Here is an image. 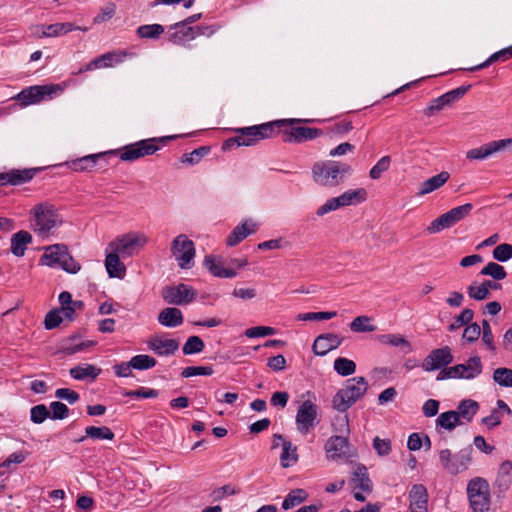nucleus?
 <instances>
[{
  "mask_svg": "<svg viewBox=\"0 0 512 512\" xmlns=\"http://www.w3.org/2000/svg\"><path fill=\"white\" fill-rule=\"evenodd\" d=\"M472 448L467 447L453 454L450 449L439 450L438 456L441 467L450 475H458L466 471L472 462Z\"/></svg>",
  "mask_w": 512,
  "mask_h": 512,
  "instance_id": "nucleus-7",
  "label": "nucleus"
},
{
  "mask_svg": "<svg viewBox=\"0 0 512 512\" xmlns=\"http://www.w3.org/2000/svg\"><path fill=\"white\" fill-rule=\"evenodd\" d=\"M27 453L25 452H15L12 453L6 460L0 463V475H4L5 473H9L12 471V464H21L26 459Z\"/></svg>",
  "mask_w": 512,
  "mask_h": 512,
  "instance_id": "nucleus-47",
  "label": "nucleus"
},
{
  "mask_svg": "<svg viewBox=\"0 0 512 512\" xmlns=\"http://www.w3.org/2000/svg\"><path fill=\"white\" fill-rule=\"evenodd\" d=\"M480 273L485 276H491L495 280H503L507 276L504 267L495 262H489Z\"/></svg>",
  "mask_w": 512,
  "mask_h": 512,
  "instance_id": "nucleus-50",
  "label": "nucleus"
},
{
  "mask_svg": "<svg viewBox=\"0 0 512 512\" xmlns=\"http://www.w3.org/2000/svg\"><path fill=\"white\" fill-rule=\"evenodd\" d=\"M297 121V119H281L260 125L239 128L236 130L238 135L227 140L225 145L230 146L236 143L237 146H254L260 140L275 136L278 133L277 129L281 126L293 124Z\"/></svg>",
  "mask_w": 512,
  "mask_h": 512,
  "instance_id": "nucleus-2",
  "label": "nucleus"
},
{
  "mask_svg": "<svg viewBox=\"0 0 512 512\" xmlns=\"http://www.w3.org/2000/svg\"><path fill=\"white\" fill-rule=\"evenodd\" d=\"M204 265L216 277L233 278L237 274L234 269L224 267L223 262L213 256H206Z\"/></svg>",
  "mask_w": 512,
  "mask_h": 512,
  "instance_id": "nucleus-30",
  "label": "nucleus"
},
{
  "mask_svg": "<svg viewBox=\"0 0 512 512\" xmlns=\"http://www.w3.org/2000/svg\"><path fill=\"white\" fill-rule=\"evenodd\" d=\"M449 178L450 174L447 171H442L439 174L430 177L420 184L417 195L424 196L438 190L446 184Z\"/></svg>",
  "mask_w": 512,
  "mask_h": 512,
  "instance_id": "nucleus-27",
  "label": "nucleus"
},
{
  "mask_svg": "<svg viewBox=\"0 0 512 512\" xmlns=\"http://www.w3.org/2000/svg\"><path fill=\"white\" fill-rule=\"evenodd\" d=\"M120 254L110 250L105 259V267L110 277L122 278L125 275V265L120 261Z\"/></svg>",
  "mask_w": 512,
  "mask_h": 512,
  "instance_id": "nucleus-31",
  "label": "nucleus"
},
{
  "mask_svg": "<svg viewBox=\"0 0 512 512\" xmlns=\"http://www.w3.org/2000/svg\"><path fill=\"white\" fill-rule=\"evenodd\" d=\"M493 380L500 386L512 387V369L505 367L495 369Z\"/></svg>",
  "mask_w": 512,
  "mask_h": 512,
  "instance_id": "nucleus-49",
  "label": "nucleus"
},
{
  "mask_svg": "<svg viewBox=\"0 0 512 512\" xmlns=\"http://www.w3.org/2000/svg\"><path fill=\"white\" fill-rule=\"evenodd\" d=\"M156 360L145 354L136 355L131 358L130 365H132V368L137 370H146L153 368L156 365Z\"/></svg>",
  "mask_w": 512,
  "mask_h": 512,
  "instance_id": "nucleus-45",
  "label": "nucleus"
},
{
  "mask_svg": "<svg viewBox=\"0 0 512 512\" xmlns=\"http://www.w3.org/2000/svg\"><path fill=\"white\" fill-rule=\"evenodd\" d=\"M473 316L474 312L472 309H464L458 316L455 317L454 321L449 325V331L458 330L462 326L469 324L472 321Z\"/></svg>",
  "mask_w": 512,
  "mask_h": 512,
  "instance_id": "nucleus-55",
  "label": "nucleus"
},
{
  "mask_svg": "<svg viewBox=\"0 0 512 512\" xmlns=\"http://www.w3.org/2000/svg\"><path fill=\"white\" fill-rule=\"evenodd\" d=\"M73 30H82V28L74 26L70 22L55 23L49 25H37L33 28V35L38 38L43 37H58L65 35ZM86 31V28L83 29Z\"/></svg>",
  "mask_w": 512,
  "mask_h": 512,
  "instance_id": "nucleus-19",
  "label": "nucleus"
},
{
  "mask_svg": "<svg viewBox=\"0 0 512 512\" xmlns=\"http://www.w3.org/2000/svg\"><path fill=\"white\" fill-rule=\"evenodd\" d=\"M195 39V29L179 22L171 26L168 31V41L175 45H183Z\"/></svg>",
  "mask_w": 512,
  "mask_h": 512,
  "instance_id": "nucleus-23",
  "label": "nucleus"
},
{
  "mask_svg": "<svg viewBox=\"0 0 512 512\" xmlns=\"http://www.w3.org/2000/svg\"><path fill=\"white\" fill-rule=\"evenodd\" d=\"M459 413L456 411H447L438 416L436 427L451 431L459 424Z\"/></svg>",
  "mask_w": 512,
  "mask_h": 512,
  "instance_id": "nucleus-37",
  "label": "nucleus"
},
{
  "mask_svg": "<svg viewBox=\"0 0 512 512\" xmlns=\"http://www.w3.org/2000/svg\"><path fill=\"white\" fill-rule=\"evenodd\" d=\"M205 345L203 340L198 336H190L184 344L182 351L185 355L200 353Z\"/></svg>",
  "mask_w": 512,
  "mask_h": 512,
  "instance_id": "nucleus-52",
  "label": "nucleus"
},
{
  "mask_svg": "<svg viewBox=\"0 0 512 512\" xmlns=\"http://www.w3.org/2000/svg\"><path fill=\"white\" fill-rule=\"evenodd\" d=\"M109 155V152H102L97 154H91L79 159L73 160L70 163V168L77 172L88 171L95 167L97 160Z\"/></svg>",
  "mask_w": 512,
  "mask_h": 512,
  "instance_id": "nucleus-33",
  "label": "nucleus"
},
{
  "mask_svg": "<svg viewBox=\"0 0 512 512\" xmlns=\"http://www.w3.org/2000/svg\"><path fill=\"white\" fill-rule=\"evenodd\" d=\"M147 243L144 234L129 233L123 235L108 245L109 250H114L122 257L132 256L137 250Z\"/></svg>",
  "mask_w": 512,
  "mask_h": 512,
  "instance_id": "nucleus-12",
  "label": "nucleus"
},
{
  "mask_svg": "<svg viewBox=\"0 0 512 512\" xmlns=\"http://www.w3.org/2000/svg\"><path fill=\"white\" fill-rule=\"evenodd\" d=\"M164 32V27L160 24L142 25L138 27L137 34L141 38H158Z\"/></svg>",
  "mask_w": 512,
  "mask_h": 512,
  "instance_id": "nucleus-48",
  "label": "nucleus"
},
{
  "mask_svg": "<svg viewBox=\"0 0 512 512\" xmlns=\"http://www.w3.org/2000/svg\"><path fill=\"white\" fill-rule=\"evenodd\" d=\"M148 348L159 356H169L175 353L179 343L174 339H163L158 336L151 337L148 342Z\"/></svg>",
  "mask_w": 512,
  "mask_h": 512,
  "instance_id": "nucleus-24",
  "label": "nucleus"
},
{
  "mask_svg": "<svg viewBox=\"0 0 512 512\" xmlns=\"http://www.w3.org/2000/svg\"><path fill=\"white\" fill-rule=\"evenodd\" d=\"M469 88L470 86H461L433 99L424 110V114L428 117L433 116L436 112L441 111L462 98Z\"/></svg>",
  "mask_w": 512,
  "mask_h": 512,
  "instance_id": "nucleus-17",
  "label": "nucleus"
},
{
  "mask_svg": "<svg viewBox=\"0 0 512 512\" xmlns=\"http://www.w3.org/2000/svg\"><path fill=\"white\" fill-rule=\"evenodd\" d=\"M175 136H167L162 138H151L138 141L136 143L127 145L122 149L118 150H110L109 155H119L122 161L132 162L138 160L142 157L154 154L159 147L157 146V142H166L168 140L174 139Z\"/></svg>",
  "mask_w": 512,
  "mask_h": 512,
  "instance_id": "nucleus-6",
  "label": "nucleus"
},
{
  "mask_svg": "<svg viewBox=\"0 0 512 512\" xmlns=\"http://www.w3.org/2000/svg\"><path fill=\"white\" fill-rule=\"evenodd\" d=\"M257 229L256 223L253 221H245L237 225L227 237L226 243L228 246H235L245 239L248 235L254 233Z\"/></svg>",
  "mask_w": 512,
  "mask_h": 512,
  "instance_id": "nucleus-26",
  "label": "nucleus"
},
{
  "mask_svg": "<svg viewBox=\"0 0 512 512\" xmlns=\"http://www.w3.org/2000/svg\"><path fill=\"white\" fill-rule=\"evenodd\" d=\"M62 87L58 84L50 85H35L23 89L18 95L17 99L21 101L24 106L32 105L43 101L46 97L51 98L53 94L61 93Z\"/></svg>",
  "mask_w": 512,
  "mask_h": 512,
  "instance_id": "nucleus-11",
  "label": "nucleus"
},
{
  "mask_svg": "<svg viewBox=\"0 0 512 512\" xmlns=\"http://www.w3.org/2000/svg\"><path fill=\"white\" fill-rule=\"evenodd\" d=\"M493 258L500 262H506L512 258V245L503 243L496 246L493 250Z\"/></svg>",
  "mask_w": 512,
  "mask_h": 512,
  "instance_id": "nucleus-58",
  "label": "nucleus"
},
{
  "mask_svg": "<svg viewBox=\"0 0 512 512\" xmlns=\"http://www.w3.org/2000/svg\"><path fill=\"white\" fill-rule=\"evenodd\" d=\"M351 331L355 333L374 332L377 327L372 324V318L366 315L357 316L349 324Z\"/></svg>",
  "mask_w": 512,
  "mask_h": 512,
  "instance_id": "nucleus-36",
  "label": "nucleus"
},
{
  "mask_svg": "<svg viewBox=\"0 0 512 512\" xmlns=\"http://www.w3.org/2000/svg\"><path fill=\"white\" fill-rule=\"evenodd\" d=\"M158 321L166 327H177L183 323V315L178 308L168 307L159 313Z\"/></svg>",
  "mask_w": 512,
  "mask_h": 512,
  "instance_id": "nucleus-32",
  "label": "nucleus"
},
{
  "mask_svg": "<svg viewBox=\"0 0 512 512\" xmlns=\"http://www.w3.org/2000/svg\"><path fill=\"white\" fill-rule=\"evenodd\" d=\"M126 56L127 53L125 51H112L101 55V60H103L104 67L109 68L122 63Z\"/></svg>",
  "mask_w": 512,
  "mask_h": 512,
  "instance_id": "nucleus-53",
  "label": "nucleus"
},
{
  "mask_svg": "<svg viewBox=\"0 0 512 512\" xmlns=\"http://www.w3.org/2000/svg\"><path fill=\"white\" fill-rule=\"evenodd\" d=\"M368 383L364 377H354L345 382L333 397L332 406L340 412L348 410L356 401L364 396Z\"/></svg>",
  "mask_w": 512,
  "mask_h": 512,
  "instance_id": "nucleus-5",
  "label": "nucleus"
},
{
  "mask_svg": "<svg viewBox=\"0 0 512 512\" xmlns=\"http://www.w3.org/2000/svg\"><path fill=\"white\" fill-rule=\"evenodd\" d=\"M351 167L348 164L337 161L317 162L312 167L314 181L322 186L334 187L339 185L345 175L350 174Z\"/></svg>",
  "mask_w": 512,
  "mask_h": 512,
  "instance_id": "nucleus-4",
  "label": "nucleus"
},
{
  "mask_svg": "<svg viewBox=\"0 0 512 512\" xmlns=\"http://www.w3.org/2000/svg\"><path fill=\"white\" fill-rule=\"evenodd\" d=\"M511 146L512 138L491 141L478 148L468 150L466 158L469 160H483Z\"/></svg>",
  "mask_w": 512,
  "mask_h": 512,
  "instance_id": "nucleus-18",
  "label": "nucleus"
},
{
  "mask_svg": "<svg viewBox=\"0 0 512 512\" xmlns=\"http://www.w3.org/2000/svg\"><path fill=\"white\" fill-rule=\"evenodd\" d=\"M340 205L342 207L357 205L362 203L367 198V192L364 188H358L354 190H347L338 196Z\"/></svg>",
  "mask_w": 512,
  "mask_h": 512,
  "instance_id": "nucleus-34",
  "label": "nucleus"
},
{
  "mask_svg": "<svg viewBox=\"0 0 512 512\" xmlns=\"http://www.w3.org/2000/svg\"><path fill=\"white\" fill-rule=\"evenodd\" d=\"M480 335L481 326L477 323H471L464 329L462 338L468 343H473L479 339Z\"/></svg>",
  "mask_w": 512,
  "mask_h": 512,
  "instance_id": "nucleus-63",
  "label": "nucleus"
},
{
  "mask_svg": "<svg viewBox=\"0 0 512 512\" xmlns=\"http://www.w3.org/2000/svg\"><path fill=\"white\" fill-rule=\"evenodd\" d=\"M276 330L273 327L269 326H256L249 328L245 331V335L248 338H256V337H264L274 335Z\"/></svg>",
  "mask_w": 512,
  "mask_h": 512,
  "instance_id": "nucleus-61",
  "label": "nucleus"
},
{
  "mask_svg": "<svg viewBox=\"0 0 512 512\" xmlns=\"http://www.w3.org/2000/svg\"><path fill=\"white\" fill-rule=\"evenodd\" d=\"M325 452L328 459H349L356 456V450L353 448L347 437L336 435L330 437L325 444Z\"/></svg>",
  "mask_w": 512,
  "mask_h": 512,
  "instance_id": "nucleus-14",
  "label": "nucleus"
},
{
  "mask_svg": "<svg viewBox=\"0 0 512 512\" xmlns=\"http://www.w3.org/2000/svg\"><path fill=\"white\" fill-rule=\"evenodd\" d=\"M322 135V131L317 128L310 127H293L285 132V142L301 143L307 140H312Z\"/></svg>",
  "mask_w": 512,
  "mask_h": 512,
  "instance_id": "nucleus-25",
  "label": "nucleus"
},
{
  "mask_svg": "<svg viewBox=\"0 0 512 512\" xmlns=\"http://www.w3.org/2000/svg\"><path fill=\"white\" fill-rule=\"evenodd\" d=\"M473 210L471 203H466L450 209L434 219L427 227L429 234H437L444 229H449L468 217Z\"/></svg>",
  "mask_w": 512,
  "mask_h": 512,
  "instance_id": "nucleus-9",
  "label": "nucleus"
},
{
  "mask_svg": "<svg viewBox=\"0 0 512 512\" xmlns=\"http://www.w3.org/2000/svg\"><path fill=\"white\" fill-rule=\"evenodd\" d=\"M163 299L172 305H187L197 297V291L186 284L166 287L162 291Z\"/></svg>",
  "mask_w": 512,
  "mask_h": 512,
  "instance_id": "nucleus-15",
  "label": "nucleus"
},
{
  "mask_svg": "<svg viewBox=\"0 0 512 512\" xmlns=\"http://www.w3.org/2000/svg\"><path fill=\"white\" fill-rule=\"evenodd\" d=\"M467 495L473 512H487L489 510L490 487L484 478L471 479L467 485Z\"/></svg>",
  "mask_w": 512,
  "mask_h": 512,
  "instance_id": "nucleus-8",
  "label": "nucleus"
},
{
  "mask_svg": "<svg viewBox=\"0 0 512 512\" xmlns=\"http://www.w3.org/2000/svg\"><path fill=\"white\" fill-rule=\"evenodd\" d=\"M298 460V455L296 453V447L292 445L290 441H283L282 444V453L280 456L281 465L284 468L292 466Z\"/></svg>",
  "mask_w": 512,
  "mask_h": 512,
  "instance_id": "nucleus-39",
  "label": "nucleus"
},
{
  "mask_svg": "<svg viewBox=\"0 0 512 512\" xmlns=\"http://www.w3.org/2000/svg\"><path fill=\"white\" fill-rule=\"evenodd\" d=\"M86 436L93 438V439H104V440H112L114 438V433L111 431L110 428L106 426L102 427H95V426H88L85 429Z\"/></svg>",
  "mask_w": 512,
  "mask_h": 512,
  "instance_id": "nucleus-46",
  "label": "nucleus"
},
{
  "mask_svg": "<svg viewBox=\"0 0 512 512\" xmlns=\"http://www.w3.org/2000/svg\"><path fill=\"white\" fill-rule=\"evenodd\" d=\"M318 407L312 401H304L296 413V426L302 435L308 434L317 424Z\"/></svg>",
  "mask_w": 512,
  "mask_h": 512,
  "instance_id": "nucleus-13",
  "label": "nucleus"
},
{
  "mask_svg": "<svg viewBox=\"0 0 512 512\" xmlns=\"http://www.w3.org/2000/svg\"><path fill=\"white\" fill-rule=\"evenodd\" d=\"M171 253L180 268L189 269L194 265L195 245L185 234H180L173 239Z\"/></svg>",
  "mask_w": 512,
  "mask_h": 512,
  "instance_id": "nucleus-10",
  "label": "nucleus"
},
{
  "mask_svg": "<svg viewBox=\"0 0 512 512\" xmlns=\"http://www.w3.org/2000/svg\"><path fill=\"white\" fill-rule=\"evenodd\" d=\"M116 13V5L114 3H107L100 8L99 13L94 17V24H101L105 21L110 20Z\"/></svg>",
  "mask_w": 512,
  "mask_h": 512,
  "instance_id": "nucleus-56",
  "label": "nucleus"
},
{
  "mask_svg": "<svg viewBox=\"0 0 512 512\" xmlns=\"http://www.w3.org/2000/svg\"><path fill=\"white\" fill-rule=\"evenodd\" d=\"M101 373V369L92 364L78 365L70 369V375L76 380H84L90 378L95 380Z\"/></svg>",
  "mask_w": 512,
  "mask_h": 512,
  "instance_id": "nucleus-35",
  "label": "nucleus"
},
{
  "mask_svg": "<svg viewBox=\"0 0 512 512\" xmlns=\"http://www.w3.org/2000/svg\"><path fill=\"white\" fill-rule=\"evenodd\" d=\"M452 350L448 346L432 350L423 360L421 367L426 372L439 370L453 362Z\"/></svg>",
  "mask_w": 512,
  "mask_h": 512,
  "instance_id": "nucleus-16",
  "label": "nucleus"
},
{
  "mask_svg": "<svg viewBox=\"0 0 512 512\" xmlns=\"http://www.w3.org/2000/svg\"><path fill=\"white\" fill-rule=\"evenodd\" d=\"M308 497V494L303 489H295L289 492V494L285 497L282 508L285 510L291 509L299 504H301L303 501H305Z\"/></svg>",
  "mask_w": 512,
  "mask_h": 512,
  "instance_id": "nucleus-40",
  "label": "nucleus"
},
{
  "mask_svg": "<svg viewBox=\"0 0 512 512\" xmlns=\"http://www.w3.org/2000/svg\"><path fill=\"white\" fill-rule=\"evenodd\" d=\"M44 253L40 257V264L49 267H60L70 274H76L81 270V265L69 253L65 244L57 243L43 248Z\"/></svg>",
  "mask_w": 512,
  "mask_h": 512,
  "instance_id": "nucleus-3",
  "label": "nucleus"
},
{
  "mask_svg": "<svg viewBox=\"0 0 512 512\" xmlns=\"http://www.w3.org/2000/svg\"><path fill=\"white\" fill-rule=\"evenodd\" d=\"M456 379L472 380L483 371V364L478 355L471 356L464 363L454 365Z\"/></svg>",
  "mask_w": 512,
  "mask_h": 512,
  "instance_id": "nucleus-20",
  "label": "nucleus"
},
{
  "mask_svg": "<svg viewBox=\"0 0 512 512\" xmlns=\"http://www.w3.org/2000/svg\"><path fill=\"white\" fill-rule=\"evenodd\" d=\"M71 341H73V339H71ZM94 345H96V342L91 340L80 341L78 343L71 342L69 345L64 347L63 351L67 355H72L78 352L86 351L88 348Z\"/></svg>",
  "mask_w": 512,
  "mask_h": 512,
  "instance_id": "nucleus-59",
  "label": "nucleus"
},
{
  "mask_svg": "<svg viewBox=\"0 0 512 512\" xmlns=\"http://www.w3.org/2000/svg\"><path fill=\"white\" fill-rule=\"evenodd\" d=\"M409 512H427L428 493L422 484H415L409 492Z\"/></svg>",
  "mask_w": 512,
  "mask_h": 512,
  "instance_id": "nucleus-22",
  "label": "nucleus"
},
{
  "mask_svg": "<svg viewBox=\"0 0 512 512\" xmlns=\"http://www.w3.org/2000/svg\"><path fill=\"white\" fill-rule=\"evenodd\" d=\"M10 174V185H20L30 181L34 176V170L23 169V170H11Z\"/></svg>",
  "mask_w": 512,
  "mask_h": 512,
  "instance_id": "nucleus-51",
  "label": "nucleus"
},
{
  "mask_svg": "<svg viewBox=\"0 0 512 512\" xmlns=\"http://www.w3.org/2000/svg\"><path fill=\"white\" fill-rule=\"evenodd\" d=\"M478 409V403L469 399L461 401L458 405V411L456 412L459 413V418L462 417L470 422L474 415L477 413Z\"/></svg>",
  "mask_w": 512,
  "mask_h": 512,
  "instance_id": "nucleus-43",
  "label": "nucleus"
},
{
  "mask_svg": "<svg viewBox=\"0 0 512 512\" xmlns=\"http://www.w3.org/2000/svg\"><path fill=\"white\" fill-rule=\"evenodd\" d=\"M511 472H512V463L510 461H505L501 464L496 484L501 490H507L512 482L511 478Z\"/></svg>",
  "mask_w": 512,
  "mask_h": 512,
  "instance_id": "nucleus-38",
  "label": "nucleus"
},
{
  "mask_svg": "<svg viewBox=\"0 0 512 512\" xmlns=\"http://www.w3.org/2000/svg\"><path fill=\"white\" fill-rule=\"evenodd\" d=\"M212 374L213 369L211 366H188L185 367L181 372V375L184 378H189L197 375L210 376Z\"/></svg>",
  "mask_w": 512,
  "mask_h": 512,
  "instance_id": "nucleus-57",
  "label": "nucleus"
},
{
  "mask_svg": "<svg viewBox=\"0 0 512 512\" xmlns=\"http://www.w3.org/2000/svg\"><path fill=\"white\" fill-rule=\"evenodd\" d=\"M334 369L341 376H349L356 370V364L354 361L339 357L334 361Z\"/></svg>",
  "mask_w": 512,
  "mask_h": 512,
  "instance_id": "nucleus-44",
  "label": "nucleus"
},
{
  "mask_svg": "<svg viewBox=\"0 0 512 512\" xmlns=\"http://www.w3.org/2000/svg\"><path fill=\"white\" fill-rule=\"evenodd\" d=\"M342 341L343 338L337 334H322L315 339L312 348L316 355L325 356L331 350L338 348Z\"/></svg>",
  "mask_w": 512,
  "mask_h": 512,
  "instance_id": "nucleus-21",
  "label": "nucleus"
},
{
  "mask_svg": "<svg viewBox=\"0 0 512 512\" xmlns=\"http://www.w3.org/2000/svg\"><path fill=\"white\" fill-rule=\"evenodd\" d=\"M50 416V412L44 404L31 408V421L35 424L43 423Z\"/></svg>",
  "mask_w": 512,
  "mask_h": 512,
  "instance_id": "nucleus-60",
  "label": "nucleus"
},
{
  "mask_svg": "<svg viewBox=\"0 0 512 512\" xmlns=\"http://www.w3.org/2000/svg\"><path fill=\"white\" fill-rule=\"evenodd\" d=\"M32 235L28 231H18L11 237L10 250L13 255L22 257L27 250V246L32 243Z\"/></svg>",
  "mask_w": 512,
  "mask_h": 512,
  "instance_id": "nucleus-29",
  "label": "nucleus"
},
{
  "mask_svg": "<svg viewBox=\"0 0 512 512\" xmlns=\"http://www.w3.org/2000/svg\"><path fill=\"white\" fill-rule=\"evenodd\" d=\"M350 483L353 489H359L364 492H370L372 490V484L367 469L361 464H357L354 467Z\"/></svg>",
  "mask_w": 512,
  "mask_h": 512,
  "instance_id": "nucleus-28",
  "label": "nucleus"
},
{
  "mask_svg": "<svg viewBox=\"0 0 512 512\" xmlns=\"http://www.w3.org/2000/svg\"><path fill=\"white\" fill-rule=\"evenodd\" d=\"M489 294H490V291H488L487 288L485 286H483L482 284L477 285L474 282L468 287V295L472 299H475L478 301L484 300L489 296Z\"/></svg>",
  "mask_w": 512,
  "mask_h": 512,
  "instance_id": "nucleus-62",
  "label": "nucleus"
},
{
  "mask_svg": "<svg viewBox=\"0 0 512 512\" xmlns=\"http://www.w3.org/2000/svg\"><path fill=\"white\" fill-rule=\"evenodd\" d=\"M63 222L58 208L51 202L38 203L30 210V226L39 237L47 238L53 235Z\"/></svg>",
  "mask_w": 512,
  "mask_h": 512,
  "instance_id": "nucleus-1",
  "label": "nucleus"
},
{
  "mask_svg": "<svg viewBox=\"0 0 512 512\" xmlns=\"http://www.w3.org/2000/svg\"><path fill=\"white\" fill-rule=\"evenodd\" d=\"M391 164L390 156H383L378 162L371 168L369 176L373 180L381 178L382 174L386 172Z\"/></svg>",
  "mask_w": 512,
  "mask_h": 512,
  "instance_id": "nucleus-54",
  "label": "nucleus"
},
{
  "mask_svg": "<svg viewBox=\"0 0 512 512\" xmlns=\"http://www.w3.org/2000/svg\"><path fill=\"white\" fill-rule=\"evenodd\" d=\"M511 57H512V46H510L508 48H504V49L492 54L485 62L470 68V70L478 71L483 68H486L487 66H489L490 64H492L494 62L505 61Z\"/></svg>",
  "mask_w": 512,
  "mask_h": 512,
  "instance_id": "nucleus-41",
  "label": "nucleus"
},
{
  "mask_svg": "<svg viewBox=\"0 0 512 512\" xmlns=\"http://www.w3.org/2000/svg\"><path fill=\"white\" fill-rule=\"evenodd\" d=\"M380 343L394 347H405L408 351L411 350V344L401 334H383L378 336Z\"/></svg>",
  "mask_w": 512,
  "mask_h": 512,
  "instance_id": "nucleus-42",
  "label": "nucleus"
},
{
  "mask_svg": "<svg viewBox=\"0 0 512 512\" xmlns=\"http://www.w3.org/2000/svg\"><path fill=\"white\" fill-rule=\"evenodd\" d=\"M339 208H342L340 205V201L338 197L328 199L323 205H321L317 211L316 215L322 217L332 211H335Z\"/></svg>",
  "mask_w": 512,
  "mask_h": 512,
  "instance_id": "nucleus-64",
  "label": "nucleus"
}]
</instances>
